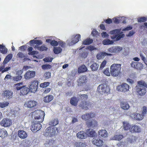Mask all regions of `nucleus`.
Segmentation results:
<instances>
[{"mask_svg":"<svg viewBox=\"0 0 147 147\" xmlns=\"http://www.w3.org/2000/svg\"><path fill=\"white\" fill-rule=\"evenodd\" d=\"M45 113L43 111L37 110L30 113L34 122H42L44 120Z\"/></svg>","mask_w":147,"mask_h":147,"instance_id":"nucleus-1","label":"nucleus"},{"mask_svg":"<svg viewBox=\"0 0 147 147\" xmlns=\"http://www.w3.org/2000/svg\"><path fill=\"white\" fill-rule=\"evenodd\" d=\"M137 83L136 87V92L140 96L144 95L146 92L147 84L143 80L138 81Z\"/></svg>","mask_w":147,"mask_h":147,"instance_id":"nucleus-2","label":"nucleus"},{"mask_svg":"<svg viewBox=\"0 0 147 147\" xmlns=\"http://www.w3.org/2000/svg\"><path fill=\"white\" fill-rule=\"evenodd\" d=\"M121 65L119 64L114 63L110 67V73L113 77L118 76L120 73Z\"/></svg>","mask_w":147,"mask_h":147,"instance_id":"nucleus-3","label":"nucleus"},{"mask_svg":"<svg viewBox=\"0 0 147 147\" xmlns=\"http://www.w3.org/2000/svg\"><path fill=\"white\" fill-rule=\"evenodd\" d=\"M97 91L101 94H106L110 93L109 87L105 84H102L99 85L97 89Z\"/></svg>","mask_w":147,"mask_h":147,"instance_id":"nucleus-4","label":"nucleus"},{"mask_svg":"<svg viewBox=\"0 0 147 147\" xmlns=\"http://www.w3.org/2000/svg\"><path fill=\"white\" fill-rule=\"evenodd\" d=\"M80 35L77 34L76 35H73L71 37V39H69L67 40V43L69 46L73 45L77 43L80 39Z\"/></svg>","mask_w":147,"mask_h":147,"instance_id":"nucleus-5","label":"nucleus"},{"mask_svg":"<svg viewBox=\"0 0 147 147\" xmlns=\"http://www.w3.org/2000/svg\"><path fill=\"white\" fill-rule=\"evenodd\" d=\"M53 128L49 127L47 128L45 131L44 135L45 136L51 137L54 135L55 132L56 128Z\"/></svg>","mask_w":147,"mask_h":147,"instance_id":"nucleus-6","label":"nucleus"},{"mask_svg":"<svg viewBox=\"0 0 147 147\" xmlns=\"http://www.w3.org/2000/svg\"><path fill=\"white\" fill-rule=\"evenodd\" d=\"M38 84V82L37 80H34L31 82L29 88L31 92L34 93L37 91Z\"/></svg>","mask_w":147,"mask_h":147,"instance_id":"nucleus-7","label":"nucleus"},{"mask_svg":"<svg viewBox=\"0 0 147 147\" xmlns=\"http://www.w3.org/2000/svg\"><path fill=\"white\" fill-rule=\"evenodd\" d=\"M129 85L126 83H123L121 85L118 86L117 89L119 91L125 92L129 91Z\"/></svg>","mask_w":147,"mask_h":147,"instance_id":"nucleus-8","label":"nucleus"},{"mask_svg":"<svg viewBox=\"0 0 147 147\" xmlns=\"http://www.w3.org/2000/svg\"><path fill=\"white\" fill-rule=\"evenodd\" d=\"M12 123L11 120L9 118H4L0 123V125L5 127L10 126Z\"/></svg>","mask_w":147,"mask_h":147,"instance_id":"nucleus-9","label":"nucleus"},{"mask_svg":"<svg viewBox=\"0 0 147 147\" xmlns=\"http://www.w3.org/2000/svg\"><path fill=\"white\" fill-rule=\"evenodd\" d=\"M35 75V72L33 71H28L24 75V78L26 80L33 78Z\"/></svg>","mask_w":147,"mask_h":147,"instance_id":"nucleus-10","label":"nucleus"},{"mask_svg":"<svg viewBox=\"0 0 147 147\" xmlns=\"http://www.w3.org/2000/svg\"><path fill=\"white\" fill-rule=\"evenodd\" d=\"M37 103L36 101L34 100H30L26 102L24 105L26 107L31 108L36 105Z\"/></svg>","mask_w":147,"mask_h":147,"instance_id":"nucleus-11","label":"nucleus"},{"mask_svg":"<svg viewBox=\"0 0 147 147\" xmlns=\"http://www.w3.org/2000/svg\"><path fill=\"white\" fill-rule=\"evenodd\" d=\"M87 81V78L86 76H81L78 80V85L79 86H82Z\"/></svg>","mask_w":147,"mask_h":147,"instance_id":"nucleus-12","label":"nucleus"},{"mask_svg":"<svg viewBox=\"0 0 147 147\" xmlns=\"http://www.w3.org/2000/svg\"><path fill=\"white\" fill-rule=\"evenodd\" d=\"M92 142L93 144L99 147H101L103 143L102 140L98 138L96 139L95 138L93 139Z\"/></svg>","mask_w":147,"mask_h":147,"instance_id":"nucleus-13","label":"nucleus"},{"mask_svg":"<svg viewBox=\"0 0 147 147\" xmlns=\"http://www.w3.org/2000/svg\"><path fill=\"white\" fill-rule=\"evenodd\" d=\"M13 94L11 91L6 90L3 92V96L4 98L9 99L12 97Z\"/></svg>","mask_w":147,"mask_h":147,"instance_id":"nucleus-14","label":"nucleus"},{"mask_svg":"<svg viewBox=\"0 0 147 147\" xmlns=\"http://www.w3.org/2000/svg\"><path fill=\"white\" fill-rule=\"evenodd\" d=\"M42 127V125L40 123H35L32 125L31 130L33 131H36L40 129Z\"/></svg>","mask_w":147,"mask_h":147,"instance_id":"nucleus-15","label":"nucleus"},{"mask_svg":"<svg viewBox=\"0 0 147 147\" xmlns=\"http://www.w3.org/2000/svg\"><path fill=\"white\" fill-rule=\"evenodd\" d=\"M86 144L85 143L81 142H75L72 143L70 147H85Z\"/></svg>","mask_w":147,"mask_h":147,"instance_id":"nucleus-16","label":"nucleus"},{"mask_svg":"<svg viewBox=\"0 0 147 147\" xmlns=\"http://www.w3.org/2000/svg\"><path fill=\"white\" fill-rule=\"evenodd\" d=\"M18 135L21 138L25 139L28 136L27 133L23 130H19L18 131Z\"/></svg>","mask_w":147,"mask_h":147,"instance_id":"nucleus-17","label":"nucleus"},{"mask_svg":"<svg viewBox=\"0 0 147 147\" xmlns=\"http://www.w3.org/2000/svg\"><path fill=\"white\" fill-rule=\"evenodd\" d=\"M131 117L132 118H134L138 120H141L143 118V116L142 115L138 113L132 114L130 115Z\"/></svg>","mask_w":147,"mask_h":147,"instance_id":"nucleus-18","label":"nucleus"},{"mask_svg":"<svg viewBox=\"0 0 147 147\" xmlns=\"http://www.w3.org/2000/svg\"><path fill=\"white\" fill-rule=\"evenodd\" d=\"M77 137L80 139H84L87 137L86 133L84 131H80L76 134Z\"/></svg>","mask_w":147,"mask_h":147,"instance_id":"nucleus-19","label":"nucleus"},{"mask_svg":"<svg viewBox=\"0 0 147 147\" xmlns=\"http://www.w3.org/2000/svg\"><path fill=\"white\" fill-rule=\"evenodd\" d=\"M86 134V135L90 137H94L96 135V134L95 131L91 129H90L87 130Z\"/></svg>","mask_w":147,"mask_h":147,"instance_id":"nucleus-20","label":"nucleus"},{"mask_svg":"<svg viewBox=\"0 0 147 147\" xmlns=\"http://www.w3.org/2000/svg\"><path fill=\"white\" fill-rule=\"evenodd\" d=\"M89 105V103L88 102L82 101L80 103L79 106L82 109L87 110L88 109V107Z\"/></svg>","mask_w":147,"mask_h":147,"instance_id":"nucleus-21","label":"nucleus"},{"mask_svg":"<svg viewBox=\"0 0 147 147\" xmlns=\"http://www.w3.org/2000/svg\"><path fill=\"white\" fill-rule=\"evenodd\" d=\"M98 134L100 137L106 138L107 136V133L105 129L100 130L98 132Z\"/></svg>","mask_w":147,"mask_h":147,"instance_id":"nucleus-22","label":"nucleus"},{"mask_svg":"<svg viewBox=\"0 0 147 147\" xmlns=\"http://www.w3.org/2000/svg\"><path fill=\"white\" fill-rule=\"evenodd\" d=\"M86 123L88 127H94L97 125V122L96 121L93 120L87 121Z\"/></svg>","mask_w":147,"mask_h":147,"instance_id":"nucleus-23","label":"nucleus"},{"mask_svg":"<svg viewBox=\"0 0 147 147\" xmlns=\"http://www.w3.org/2000/svg\"><path fill=\"white\" fill-rule=\"evenodd\" d=\"M112 55L111 53L103 52L98 54L96 57L97 59H100L104 58L105 56L106 55L111 56Z\"/></svg>","mask_w":147,"mask_h":147,"instance_id":"nucleus-24","label":"nucleus"},{"mask_svg":"<svg viewBox=\"0 0 147 147\" xmlns=\"http://www.w3.org/2000/svg\"><path fill=\"white\" fill-rule=\"evenodd\" d=\"M120 106L122 109L125 110L127 109L129 107V104L126 102L122 101L121 102L120 104Z\"/></svg>","mask_w":147,"mask_h":147,"instance_id":"nucleus-25","label":"nucleus"},{"mask_svg":"<svg viewBox=\"0 0 147 147\" xmlns=\"http://www.w3.org/2000/svg\"><path fill=\"white\" fill-rule=\"evenodd\" d=\"M87 68L84 65H82L78 69V73H82L87 71Z\"/></svg>","mask_w":147,"mask_h":147,"instance_id":"nucleus-26","label":"nucleus"},{"mask_svg":"<svg viewBox=\"0 0 147 147\" xmlns=\"http://www.w3.org/2000/svg\"><path fill=\"white\" fill-rule=\"evenodd\" d=\"M30 91V90L29 88L24 86L20 90L21 93L22 95L27 94Z\"/></svg>","mask_w":147,"mask_h":147,"instance_id":"nucleus-27","label":"nucleus"},{"mask_svg":"<svg viewBox=\"0 0 147 147\" xmlns=\"http://www.w3.org/2000/svg\"><path fill=\"white\" fill-rule=\"evenodd\" d=\"M53 99V96L52 95L46 96L43 98V101L46 103H48L51 101Z\"/></svg>","mask_w":147,"mask_h":147,"instance_id":"nucleus-28","label":"nucleus"},{"mask_svg":"<svg viewBox=\"0 0 147 147\" xmlns=\"http://www.w3.org/2000/svg\"><path fill=\"white\" fill-rule=\"evenodd\" d=\"M7 136V132L5 129H0V137L3 138Z\"/></svg>","mask_w":147,"mask_h":147,"instance_id":"nucleus-29","label":"nucleus"},{"mask_svg":"<svg viewBox=\"0 0 147 147\" xmlns=\"http://www.w3.org/2000/svg\"><path fill=\"white\" fill-rule=\"evenodd\" d=\"M13 57L12 54H9L6 57L4 61H3V64L5 65L8 63L10 61Z\"/></svg>","mask_w":147,"mask_h":147,"instance_id":"nucleus-30","label":"nucleus"},{"mask_svg":"<svg viewBox=\"0 0 147 147\" xmlns=\"http://www.w3.org/2000/svg\"><path fill=\"white\" fill-rule=\"evenodd\" d=\"M123 138V136L122 135H116L110 139V140H120Z\"/></svg>","mask_w":147,"mask_h":147,"instance_id":"nucleus-31","label":"nucleus"},{"mask_svg":"<svg viewBox=\"0 0 147 147\" xmlns=\"http://www.w3.org/2000/svg\"><path fill=\"white\" fill-rule=\"evenodd\" d=\"M78 100L77 98L73 97L71 99L70 103L72 105L76 106L77 105Z\"/></svg>","mask_w":147,"mask_h":147,"instance_id":"nucleus-32","label":"nucleus"},{"mask_svg":"<svg viewBox=\"0 0 147 147\" xmlns=\"http://www.w3.org/2000/svg\"><path fill=\"white\" fill-rule=\"evenodd\" d=\"M123 125L122 126L123 129L125 130H129L130 128V125L127 121H124L123 122Z\"/></svg>","mask_w":147,"mask_h":147,"instance_id":"nucleus-33","label":"nucleus"},{"mask_svg":"<svg viewBox=\"0 0 147 147\" xmlns=\"http://www.w3.org/2000/svg\"><path fill=\"white\" fill-rule=\"evenodd\" d=\"M99 66V64L94 63L90 66V67L92 71H95L98 69Z\"/></svg>","mask_w":147,"mask_h":147,"instance_id":"nucleus-34","label":"nucleus"},{"mask_svg":"<svg viewBox=\"0 0 147 147\" xmlns=\"http://www.w3.org/2000/svg\"><path fill=\"white\" fill-rule=\"evenodd\" d=\"M102 44L104 45H112L113 44V41L112 40H111L109 39H105L103 40Z\"/></svg>","mask_w":147,"mask_h":147,"instance_id":"nucleus-35","label":"nucleus"},{"mask_svg":"<svg viewBox=\"0 0 147 147\" xmlns=\"http://www.w3.org/2000/svg\"><path fill=\"white\" fill-rule=\"evenodd\" d=\"M59 123L58 119H52L49 122V125L52 126H55L57 125Z\"/></svg>","mask_w":147,"mask_h":147,"instance_id":"nucleus-36","label":"nucleus"},{"mask_svg":"<svg viewBox=\"0 0 147 147\" xmlns=\"http://www.w3.org/2000/svg\"><path fill=\"white\" fill-rule=\"evenodd\" d=\"M62 49L60 47H54L53 51L55 54L60 53L62 51Z\"/></svg>","mask_w":147,"mask_h":147,"instance_id":"nucleus-37","label":"nucleus"},{"mask_svg":"<svg viewBox=\"0 0 147 147\" xmlns=\"http://www.w3.org/2000/svg\"><path fill=\"white\" fill-rule=\"evenodd\" d=\"M120 18H121V17H115L113 18V21L114 22L116 23H119V22H122L123 23H125L126 22L124 21L123 20V21L121 20H119V19Z\"/></svg>","mask_w":147,"mask_h":147,"instance_id":"nucleus-38","label":"nucleus"},{"mask_svg":"<svg viewBox=\"0 0 147 147\" xmlns=\"http://www.w3.org/2000/svg\"><path fill=\"white\" fill-rule=\"evenodd\" d=\"M30 42L31 44H35L37 45H40L42 44V42L41 40H32L30 41Z\"/></svg>","mask_w":147,"mask_h":147,"instance_id":"nucleus-39","label":"nucleus"},{"mask_svg":"<svg viewBox=\"0 0 147 147\" xmlns=\"http://www.w3.org/2000/svg\"><path fill=\"white\" fill-rule=\"evenodd\" d=\"M23 86L22 83L16 84L14 85V87L17 90H21Z\"/></svg>","mask_w":147,"mask_h":147,"instance_id":"nucleus-40","label":"nucleus"},{"mask_svg":"<svg viewBox=\"0 0 147 147\" xmlns=\"http://www.w3.org/2000/svg\"><path fill=\"white\" fill-rule=\"evenodd\" d=\"M120 29H115L109 32V34H120Z\"/></svg>","mask_w":147,"mask_h":147,"instance_id":"nucleus-41","label":"nucleus"},{"mask_svg":"<svg viewBox=\"0 0 147 147\" xmlns=\"http://www.w3.org/2000/svg\"><path fill=\"white\" fill-rule=\"evenodd\" d=\"M92 39L87 38L83 42V44L84 45H88L92 43Z\"/></svg>","mask_w":147,"mask_h":147,"instance_id":"nucleus-42","label":"nucleus"},{"mask_svg":"<svg viewBox=\"0 0 147 147\" xmlns=\"http://www.w3.org/2000/svg\"><path fill=\"white\" fill-rule=\"evenodd\" d=\"M53 141L52 140H47L44 144V145L46 146H50L52 144Z\"/></svg>","mask_w":147,"mask_h":147,"instance_id":"nucleus-43","label":"nucleus"},{"mask_svg":"<svg viewBox=\"0 0 147 147\" xmlns=\"http://www.w3.org/2000/svg\"><path fill=\"white\" fill-rule=\"evenodd\" d=\"M9 104L8 102L4 101L0 103V107L3 108L7 106Z\"/></svg>","mask_w":147,"mask_h":147,"instance_id":"nucleus-44","label":"nucleus"},{"mask_svg":"<svg viewBox=\"0 0 147 147\" xmlns=\"http://www.w3.org/2000/svg\"><path fill=\"white\" fill-rule=\"evenodd\" d=\"M22 78V76L21 75H18L13 77L12 78V79L13 81L16 82L20 80Z\"/></svg>","mask_w":147,"mask_h":147,"instance_id":"nucleus-45","label":"nucleus"},{"mask_svg":"<svg viewBox=\"0 0 147 147\" xmlns=\"http://www.w3.org/2000/svg\"><path fill=\"white\" fill-rule=\"evenodd\" d=\"M35 48L36 49L37 48L38 50L40 51L46 50L47 49V48L46 47L43 46H42L40 47H38V45H36Z\"/></svg>","mask_w":147,"mask_h":147,"instance_id":"nucleus-46","label":"nucleus"},{"mask_svg":"<svg viewBox=\"0 0 147 147\" xmlns=\"http://www.w3.org/2000/svg\"><path fill=\"white\" fill-rule=\"evenodd\" d=\"M114 49H115V53H117L121 51L122 49V47L119 46L114 47Z\"/></svg>","mask_w":147,"mask_h":147,"instance_id":"nucleus-47","label":"nucleus"},{"mask_svg":"<svg viewBox=\"0 0 147 147\" xmlns=\"http://www.w3.org/2000/svg\"><path fill=\"white\" fill-rule=\"evenodd\" d=\"M20 110V109L18 107H17L15 108V110L14 111L12 112V114L16 115H18L19 113V111Z\"/></svg>","mask_w":147,"mask_h":147,"instance_id":"nucleus-48","label":"nucleus"},{"mask_svg":"<svg viewBox=\"0 0 147 147\" xmlns=\"http://www.w3.org/2000/svg\"><path fill=\"white\" fill-rule=\"evenodd\" d=\"M49 82H45L41 83L40 85V86L41 88H44L49 86Z\"/></svg>","mask_w":147,"mask_h":147,"instance_id":"nucleus-49","label":"nucleus"},{"mask_svg":"<svg viewBox=\"0 0 147 147\" xmlns=\"http://www.w3.org/2000/svg\"><path fill=\"white\" fill-rule=\"evenodd\" d=\"M82 118L85 120H87L89 119V114L87 113L82 116Z\"/></svg>","mask_w":147,"mask_h":147,"instance_id":"nucleus-50","label":"nucleus"},{"mask_svg":"<svg viewBox=\"0 0 147 147\" xmlns=\"http://www.w3.org/2000/svg\"><path fill=\"white\" fill-rule=\"evenodd\" d=\"M51 67V66L49 64L44 65L42 66V68L44 69H50Z\"/></svg>","mask_w":147,"mask_h":147,"instance_id":"nucleus-51","label":"nucleus"},{"mask_svg":"<svg viewBox=\"0 0 147 147\" xmlns=\"http://www.w3.org/2000/svg\"><path fill=\"white\" fill-rule=\"evenodd\" d=\"M87 53L85 51L82 52L80 53V56L82 58H85L87 57Z\"/></svg>","mask_w":147,"mask_h":147,"instance_id":"nucleus-52","label":"nucleus"},{"mask_svg":"<svg viewBox=\"0 0 147 147\" xmlns=\"http://www.w3.org/2000/svg\"><path fill=\"white\" fill-rule=\"evenodd\" d=\"M107 63V61L106 60L103 61L102 63L101 64L100 67V69H102L105 66Z\"/></svg>","mask_w":147,"mask_h":147,"instance_id":"nucleus-53","label":"nucleus"},{"mask_svg":"<svg viewBox=\"0 0 147 147\" xmlns=\"http://www.w3.org/2000/svg\"><path fill=\"white\" fill-rule=\"evenodd\" d=\"M134 132H138L140 131L141 130L140 128L137 125H134Z\"/></svg>","mask_w":147,"mask_h":147,"instance_id":"nucleus-54","label":"nucleus"},{"mask_svg":"<svg viewBox=\"0 0 147 147\" xmlns=\"http://www.w3.org/2000/svg\"><path fill=\"white\" fill-rule=\"evenodd\" d=\"M104 74L107 76H110V72H109V69L107 68L104 71Z\"/></svg>","mask_w":147,"mask_h":147,"instance_id":"nucleus-55","label":"nucleus"},{"mask_svg":"<svg viewBox=\"0 0 147 147\" xmlns=\"http://www.w3.org/2000/svg\"><path fill=\"white\" fill-rule=\"evenodd\" d=\"M7 52V49L5 47H3L2 49H0V52L3 54H5Z\"/></svg>","mask_w":147,"mask_h":147,"instance_id":"nucleus-56","label":"nucleus"},{"mask_svg":"<svg viewBox=\"0 0 147 147\" xmlns=\"http://www.w3.org/2000/svg\"><path fill=\"white\" fill-rule=\"evenodd\" d=\"M142 115L144 116L146 113L147 112V109L146 107H143L142 109Z\"/></svg>","mask_w":147,"mask_h":147,"instance_id":"nucleus-57","label":"nucleus"},{"mask_svg":"<svg viewBox=\"0 0 147 147\" xmlns=\"http://www.w3.org/2000/svg\"><path fill=\"white\" fill-rule=\"evenodd\" d=\"M101 36L102 38H108L109 36V34L105 32H103L101 33Z\"/></svg>","mask_w":147,"mask_h":147,"instance_id":"nucleus-58","label":"nucleus"},{"mask_svg":"<svg viewBox=\"0 0 147 147\" xmlns=\"http://www.w3.org/2000/svg\"><path fill=\"white\" fill-rule=\"evenodd\" d=\"M17 57L20 58H23L25 57L24 54L22 52H19L17 55Z\"/></svg>","mask_w":147,"mask_h":147,"instance_id":"nucleus-59","label":"nucleus"},{"mask_svg":"<svg viewBox=\"0 0 147 147\" xmlns=\"http://www.w3.org/2000/svg\"><path fill=\"white\" fill-rule=\"evenodd\" d=\"M53 59V58L51 57H46L44 59L43 61L46 62H50L52 61Z\"/></svg>","mask_w":147,"mask_h":147,"instance_id":"nucleus-60","label":"nucleus"},{"mask_svg":"<svg viewBox=\"0 0 147 147\" xmlns=\"http://www.w3.org/2000/svg\"><path fill=\"white\" fill-rule=\"evenodd\" d=\"M44 76L45 78H49L51 76V73L49 72H47L44 74Z\"/></svg>","mask_w":147,"mask_h":147,"instance_id":"nucleus-61","label":"nucleus"},{"mask_svg":"<svg viewBox=\"0 0 147 147\" xmlns=\"http://www.w3.org/2000/svg\"><path fill=\"white\" fill-rule=\"evenodd\" d=\"M137 62L134 61H133L131 63V65L132 67H133L135 68H137Z\"/></svg>","mask_w":147,"mask_h":147,"instance_id":"nucleus-62","label":"nucleus"},{"mask_svg":"<svg viewBox=\"0 0 147 147\" xmlns=\"http://www.w3.org/2000/svg\"><path fill=\"white\" fill-rule=\"evenodd\" d=\"M80 98L84 100L87 99L88 98V96L86 94H83L80 96Z\"/></svg>","mask_w":147,"mask_h":147,"instance_id":"nucleus-63","label":"nucleus"},{"mask_svg":"<svg viewBox=\"0 0 147 147\" xmlns=\"http://www.w3.org/2000/svg\"><path fill=\"white\" fill-rule=\"evenodd\" d=\"M146 18L145 17H142L138 19V22H143L145 21Z\"/></svg>","mask_w":147,"mask_h":147,"instance_id":"nucleus-64","label":"nucleus"}]
</instances>
